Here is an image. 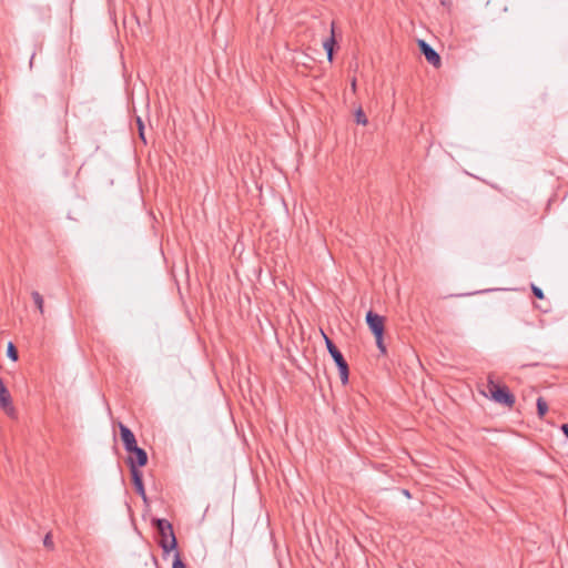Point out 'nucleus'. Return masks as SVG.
<instances>
[{
  "instance_id": "obj_1",
  "label": "nucleus",
  "mask_w": 568,
  "mask_h": 568,
  "mask_svg": "<svg viewBox=\"0 0 568 568\" xmlns=\"http://www.w3.org/2000/svg\"><path fill=\"white\" fill-rule=\"evenodd\" d=\"M152 524L160 536L159 545L163 552L169 554L170 551L176 549L178 540L174 535L172 524L169 520L162 518H154Z\"/></svg>"
},
{
  "instance_id": "obj_2",
  "label": "nucleus",
  "mask_w": 568,
  "mask_h": 568,
  "mask_svg": "<svg viewBox=\"0 0 568 568\" xmlns=\"http://www.w3.org/2000/svg\"><path fill=\"white\" fill-rule=\"evenodd\" d=\"M487 388L490 393V397L498 404H503L509 408L515 405L516 398L514 394L510 393L507 386H500L493 381L491 377L488 378Z\"/></svg>"
},
{
  "instance_id": "obj_3",
  "label": "nucleus",
  "mask_w": 568,
  "mask_h": 568,
  "mask_svg": "<svg viewBox=\"0 0 568 568\" xmlns=\"http://www.w3.org/2000/svg\"><path fill=\"white\" fill-rule=\"evenodd\" d=\"M324 338H325V344H326L327 351L338 368L341 381L345 385L348 383V374H349L348 364L345 361L341 351L334 344V342L331 338H328L326 335H324Z\"/></svg>"
},
{
  "instance_id": "obj_4",
  "label": "nucleus",
  "mask_w": 568,
  "mask_h": 568,
  "mask_svg": "<svg viewBox=\"0 0 568 568\" xmlns=\"http://www.w3.org/2000/svg\"><path fill=\"white\" fill-rule=\"evenodd\" d=\"M128 453L130 454V456L128 457L126 463L130 468H132V464L138 469L139 467H143L148 464L146 452L143 448L139 447L138 445L129 449Z\"/></svg>"
},
{
  "instance_id": "obj_5",
  "label": "nucleus",
  "mask_w": 568,
  "mask_h": 568,
  "mask_svg": "<svg viewBox=\"0 0 568 568\" xmlns=\"http://www.w3.org/2000/svg\"><path fill=\"white\" fill-rule=\"evenodd\" d=\"M366 323L374 334L375 337H381L384 335V317L374 313L373 311H368L366 314Z\"/></svg>"
},
{
  "instance_id": "obj_6",
  "label": "nucleus",
  "mask_w": 568,
  "mask_h": 568,
  "mask_svg": "<svg viewBox=\"0 0 568 568\" xmlns=\"http://www.w3.org/2000/svg\"><path fill=\"white\" fill-rule=\"evenodd\" d=\"M418 48L428 63H430L435 68L440 67V55L435 51V49L429 43H427L425 40H418Z\"/></svg>"
},
{
  "instance_id": "obj_7",
  "label": "nucleus",
  "mask_w": 568,
  "mask_h": 568,
  "mask_svg": "<svg viewBox=\"0 0 568 568\" xmlns=\"http://www.w3.org/2000/svg\"><path fill=\"white\" fill-rule=\"evenodd\" d=\"M0 407L11 417L14 416L16 409L12 406V400L9 390L0 377Z\"/></svg>"
},
{
  "instance_id": "obj_8",
  "label": "nucleus",
  "mask_w": 568,
  "mask_h": 568,
  "mask_svg": "<svg viewBox=\"0 0 568 568\" xmlns=\"http://www.w3.org/2000/svg\"><path fill=\"white\" fill-rule=\"evenodd\" d=\"M130 471H131L132 483L135 488V491L142 497L144 503H148V497L145 494L142 473L138 468H135L133 465H132V468H130Z\"/></svg>"
},
{
  "instance_id": "obj_9",
  "label": "nucleus",
  "mask_w": 568,
  "mask_h": 568,
  "mask_svg": "<svg viewBox=\"0 0 568 568\" xmlns=\"http://www.w3.org/2000/svg\"><path fill=\"white\" fill-rule=\"evenodd\" d=\"M120 436L126 452L138 445L133 432L123 424H120Z\"/></svg>"
},
{
  "instance_id": "obj_10",
  "label": "nucleus",
  "mask_w": 568,
  "mask_h": 568,
  "mask_svg": "<svg viewBox=\"0 0 568 568\" xmlns=\"http://www.w3.org/2000/svg\"><path fill=\"white\" fill-rule=\"evenodd\" d=\"M331 31H332L331 37L323 42V47L326 51L327 59L329 62L333 61L334 47L336 45V39H335V34H334V23H332Z\"/></svg>"
},
{
  "instance_id": "obj_11",
  "label": "nucleus",
  "mask_w": 568,
  "mask_h": 568,
  "mask_svg": "<svg viewBox=\"0 0 568 568\" xmlns=\"http://www.w3.org/2000/svg\"><path fill=\"white\" fill-rule=\"evenodd\" d=\"M548 412V404L542 397L537 399V413L540 418H542Z\"/></svg>"
},
{
  "instance_id": "obj_12",
  "label": "nucleus",
  "mask_w": 568,
  "mask_h": 568,
  "mask_svg": "<svg viewBox=\"0 0 568 568\" xmlns=\"http://www.w3.org/2000/svg\"><path fill=\"white\" fill-rule=\"evenodd\" d=\"M32 300L37 306V308L40 311L41 314H43V297L42 295L34 291L31 293Z\"/></svg>"
},
{
  "instance_id": "obj_13",
  "label": "nucleus",
  "mask_w": 568,
  "mask_h": 568,
  "mask_svg": "<svg viewBox=\"0 0 568 568\" xmlns=\"http://www.w3.org/2000/svg\"><path fill=\"white\" fill-rule=\"evenodd\" d=\"M355 121L358 124L366 125L368 120L362 108H358L355 112Z\"/></svg>"
},
{
  "instance_id": "obj_14",
  "label": "nucleus",
  "mask_w": 568,
  "mask_h": 568,
  "mask_svg": "<svg viewBox=\"0 0 568 568\" xmlns=\"http://www.w3.org/2000/svg\"><path fill=\"white\" fill-rule=\"evenodd\" d=\"M7 355L12 361H17L18 359V351H17L16 346L12 343H9V345H8Z\"/></svg>"
},
{
  "instance_id": "obj_15",
  "label": "nucleus",
  "mask_w": 568,
  "mask_h": 568,
  "mask_svg": "<svg viewBox=\"0 0 568 568\" xmlns=\"http://www.w3.org/2000/svg\"><path fill=\"white\" fill-rule=\"evenodd\" d=\"M136 124H138V129H139V136L140 139L146 143V140H145V136H144V124L141 120V118H136Z\"/></svg>"
},
{
  "instance_id": "obj_16",
  "label": "nucleus",
  "mask_w": 568,
  "mask_h": 568,
  "mask_svg": "<svg viewBox=\"0 0 568 568\" xmlns=\"http://www.w3.org/2000/svg\"><path fill=\"white\" fill-rule=\"evenodd\" d=\"M172 568H186L185 564L181 559V556L179 552L174 555L173 566Z\"/></svg>"
},
{
  "instance_id": "obj_17",
  "label": "nucleus",
  "mask_w": 568,
  "mask_h": 568,
  "mask_svg": "<svg viewBox=\"0 0 568 568\" xmlns=\"http://www.w3.org/2000/svg\"><path fill=\"white\" fill-rule=\"evenodd\" d=\"M531 292L534 296L538 300H542L545 297L542 290L536 286L535 284H531Z\"/></svg>"
},
{
  "instance_id": "obj_18",
  "label": "nucleus",
  "mask_w": 568,
  "mask_h": 568,
  "mask_svg": "<svg viewBox=\"0 0 568 568\" xmlns=\"http://www.w3.org/2000/svg\"><path fill=\"white\" fill-rule=\"evenodd\" d=\"M375 339H376V345H377L378 349L381 351V353L385 354L386 353V347H385L384 342H383V336L375 337Z\"/></svg>"
},
{
  "instance_id": "obj_19",
  "label": "nucleus",
  "mask_w": 568,
  "mask_h": 568,
  "mask_svg": "<svg viewBox=\"0 0 568 568\" xmlns=\"http://www.w3.org/2000/svg\"><path fill=\"white\" fill-rule=\"evenodd\" d=\"M43 545L47 547V548H53V541H52V537H51V534H47L44 539H43Z\"/></svg>"
},
{
  "instance_id": "obj_20",
  "label": "nucleus",
  "mask_w": 568,
  "mask_h": 568,
  "mask_svg": "<svg viewBox=\"0 0 568 568\" xmlns=\"http://www.w3.org/2000/svg\"><path fill=\"white\" fill-rule=\"evenodd\" d=\"M560 429L562 430L564 435L568 438V422L566 424H562Z\"/></svg>"
},
{
  "instance_id": "obj_21",
  "label": "nucleus",
  "mask_w": 568,
  "mask_h": 568,
  "mask_svg": "<svg viewBox=\"0 0 568 568\" xmlns=\"http://www.w3.org/2000/svg\"><path fill=\"white\" fill-rule=\"evenodd\" d=\"M352 89H353V91H355V89H356V80L355 79H353V81H352Z\"/></svg>"
},
{
  "instance_id": "obj_22",
  "label": "nucleus",
  "mask_w": 568,
  "mask_h": 568,
  "mask_svg": "<svg viewBox=\"0 0 568 568\" xmlns=\"http://www.w3.org/2000/svg\"><path fill=\"white\" fill-rule=\"evenodd\" d=\"M439 1H440V3H442L443 6H446L448 0H439Z\"/></svg>"
}]
</instances>
